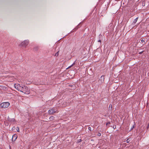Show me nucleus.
Returning a JSON list of instances; mask_svg holds the SVG:
<instances>
[{
    "instance_id": "1",
    "label": "nucleus",
    "mask_w": 149,
    "mask_h": 149,
    "mask_svg": "<svg viewBox=\"0 0 149 149\" xmlns=\"http://www.w3.org/2000/svg\"><path fill=\"white\" fill-rule=\"evenodd\" d=\"M14 86L17 90L25 94H29L30 93V92L29 89L26 86L17 84H15Z\"/></svg>"
},
{
    "instance_id": "2",
    "label": "nucleus",
    "mask_w": 149,
    "mask_h": 149,
    "mask_svg": "<svg viewBox=\"0 0 149 149\" xmlns=\"http://www.w3.org/2000/svg\"><path fill=\"white\" fill-rule=\"evenodd\" d=\"M10 104L8 102H4L1 104V107L3 108H7L8 107Z\"/></svg>"
},
{
    "instance_id": "3",
    "label": "nucleus",
    "mask_w": 149,
    "mask_h": 149,
    "mask_svg": "<svg viewBox=\"0 0 149 149\" xmlns=\"http://www.w3.org/2000/svg\"><path fill=\"white\" fill-rule=\"evenodd\" d=\"M5 77H6V80L10 81V82H12L14 81L15 79L14 77L12 76H10L8 75L6 76Z\"/></svg>"
},
{
    "instance_id": "4",
    "label": "nucleus",
    "mask_w": 149,
    "mask_h": 149,
    "mask_svg": "<svg viewBox=\"0 0 149 149\" xmlns=\"http://www.w3.org/2000/svg\"><path fill=\"white\" fill-rule=\"evenodd\" d=\"M29 41L28 40H25L22 42L20 44V45L21 46L26 47L28 44Z\"/></svg>"
},
{
    "instance_id": "5",
    "label": "nucleus",
    "mask_w": 149,
    "mask_h": 149,
    "mask_svg": "<svg viewBox=\"0 0 149 149\" xmlns=\"http://www.w3.org/2000/svg\"><path fill=\"white\" fill-rule=\"evenodd\" d=\"M49 113V114H52L54 113H57V110H56L53 108H52L48 111Z\"/></svg>"
},
{
    "instance_id": "6",
    "label": "nucleus",
    "mask_w": 149,
    "mask_h": 149,
    "mask_svg": "<svg viewBox=\"0 0 149 149\" xmlns=\"http://www.w3.org/2000/svg\"><path fill=\"white\" fill-rule=\"evenodd\" d=\"M17 134H14L13 135L12 138V141H15L16 140V139H17Z\"/></svg>"
},
{
    "instance_id": "7",
    "label": "nucleus",
    "mask_w": 149,
    "mask_h": 149,
    "mask_svg": "<svg viewBox=\"0 0 149 149\" xmlns=\"http://www.w3.org/2000/svg\"><path fill=\"white\" fill-rule=\"evenodd\" d=\"M104 75L102 76L100 78V80L101 81V82L102 83L104 82Z\"/></svg>"
},
{
    "instance_id": "8",
    "label": "nucleus",
    "mask_w": 149,
    "mask_h": 149,
    "mask_svg": "<svg viewBox=\"0 0 149 149\" xmlns=\"http://www.w3.org/2000/svg\"><path fill=\"white\" fill-rule=\"evenodd\" d=\"M141 43H144L143 45L145 44V40H143V39H142L141 40Z\"/></svg>"
},
{
    "instance_id": "9",
    "label": "nucleus",
    "mask_w": 149,
    "mask_h": 149,
    "mask_svg": "<svg viewBox=\"0 0 149 149\" xmlns=\"http://www.w3.org/2000/svg\"><path fill=\"white\" fill-rule=\"evenodd\" d=\"M7 137V136L6 135H4L3 136V137L2 138V140H4L5 139V138H6Z\"/></svg>"
},
{
    "instance_id": "10",
    "label": "nucleus",
    "mask_w": 149,
    "mask_h": 149,
    "mask_svg": "<svg viewBox=\"0 0 149 149\" xmlns=\"http://www.w3.org/2000/svg\"><path fill=\"white\" fill-rule=\"evenodd\" d=\"M138 19V17H137L134 20V23H135L137 21V19Z\"/></svg>"
},
{
    "instance_id": "11",
    "label": "nucleus",
    "mask_w": 149,
    "mask_h": 149,
    "mask_svg": "<svg viewBox=\"0 0 149 149\" xmlns=\"http://www.w3.org/2000/svg\"><path fill=\"white\" fill-rule=\"evenodd\" d=\"M75 64V62H74V63H73V64H72L70 66H69L68 68H70L71 67H72L73 65Z\"/></svg>"
},
{
    "instance_id": "12",
    "label": "nucleus",
    "mask_w": 149,
    "mask_h": 149,
    "mask_svg": "<svg viewBox=\"0 0 149 149\" xmlns=\"http://www.w3.org/2000/svg\"><path fill=\"white\" fill-rule=\"evenodd\" d=\"M54 118V117L53 116H51L49 118V119L50 120H52Z\"/></svg>"
},
{
    "instance_id": "13",
    "label": "nucleus",
    "mask_w": 149,
    "mask_h": 149,
    "mask_svg": "<svg viewBox=\"0 0 149 149\" xmlns=\"http://www.w3.org/2000/svg\"><path fill=\"white\" fill-rule=\"evenodd\" d=\"M58 52L59 51H58L56 54H55V56H58Z\"/></svg>"
},
{
    "instance_id": "14",
    "label": "nucleus",
    "mask_w": 149,
    "mask_h": 149,
    "mask_svg": "<svg viewBox=\"0 0 149 149\" xmlns=\"http://www.w3.org/2000/svg\"><path fill=\"white\" fill-rule=\"evenodd\" d=\"M110 123V122H108L106 123V125L107 126V125L109 124Z\"/></svg>"
},
{
    "instance_id": "15",
    "label": "nucleus",
    "mask_w": 149,
    "mask_h": 149,
    "mask_svg": "<svg viewBox=\"0 0 149 149\" xmlns=\"http://www.w3.org/2000/svg\"><path fill=\"white\" fill-rule=\"evenodd\" d=\"M130 141L129 140V139H128L126 140V142L127 143H129V142Z\"/></svg>"
},
{
    "instance_id": "16",
    "label": "nucleus",
    "mask_w": 149,
    "mask_h": 149,
    "mask_svg": "<svg viewBox=\"0 0 149 149\" xmlns=\"http://www.w3.org/2000/svg\"><path fill=\"white\" fill-rule=\"evenodd\" d=\"M17 130L18 132H19V128L18 127H17Z\"/></svg>"
},
{
    "instance_id": "17",
    "label": "nucleus",
    "mask_w": 149,
    "mask_h": 149,
    "mask_svg": "<svg viewBox=\"0 0 149 149\" xmlns=\"http://www.w3.org/2000/svg\"><path fill=\"white\" fill-rule=\"evenodd\" d=\"M101 135V133H98V134H97V135L99 136H100Z\"/></svg>"
},
{
    "instance_id": "18",
    "label": "nucleus",
    "mask_w": 149,
    "mask_h": 149,
    "mask_svg": "<svg viewBox=\"0 0 149 149\" xmlns=\"http://www.w3.org/2000/svg\"><path fill=\"white\" fill-rule=\"evenodd\" d=\"M110 107H111V108L112 107V105L111 104L109 105V108H110Z\"/></svg>"
},
{
    "instance_id": "19",
    "label": "nucleus",
    "mask_w": 149,
    "mask_h": 149,
    "mask_svg": "<svg viewBox=\"0 0 149 149\" xmlns=\"http://www.w3.org/2000/svg\"><path fill=\"white\" fill-rule=\"evenodd\" d=\"M147 129H148L149 128V123L148 124V126H147Z\"/></svg>"
},
{
    "instance_id": "20",
    "label": "nucleus",
    "mask_w": 149,
    "mask_h": 149,
    "mask_svg": "<svg viewBox=\"0 0 149 149\" xmlns=\"http://www.w3.org/2000/svg\"><path fill=\"white\" fill-rule=\"evenodd\" d=\"M113 128L114 129H115L116 128V126L115 125H113Z\"/></svg>"
},
{
    "instance_id": "21",
    "label": "nucleus",
    "mask_w": 149,
    "mask_h": 149,
    "mask_svg": "<svg viewBox=\"0 0 149 149\" xmlns=\"http://www.w3.org/2000/svg\"><path fill=\"white\" fill-rule=\"evenodd\" d=\"M143 51H142L141 52H140L139 53V54H142L143 53Z\"/></svg>"
},
{
    "instance_id": "22",
    "label": "nucleus",
    "mask_w": 149,
    "mask_h": 149,
    "mask_svg": "<svg viewBox=\"0 0 149 149\" xmlns=\"http://www.w3.org/2000/svg\"><path fill=\"white\" fill-rule=\"evenodd\" d=\"M3 88V86H1V88Z\"/></svg>"
},
{
    "instance_id": "23",
    "label": "nucleus",
    "mask_w": 149,
    "mask_h": 149,
    "mask_svg": "<svg viewBox=\"0 0 149 149\" xmlns=\"http://www.w3.org/2000/svg\"><path fill=\"white\" fill-rule=\"evenodd\" d=\"M98 42H101V41L100 40H98Z\"/></svg>"
},
{
    "instance_id": "24",
    "label": "nucleus",
    "mask_w": 149,
    "mask_h": 149,
    "mask_svg": "<svg viewBox=\"0 0 149 149\" xmlns=\"http://www.w3.org/2000/svg\"><path fill=\"white\" fill-rule=\"evenodd\" d=\"M88 129H89V130H90V129H91V128L90 127H89L88 128Z\"/></svg>"
},
{
    "instance_id": "25",
    "label": "nucleus",
    "mask_w": 149,
    "mask_h": 149,
    "mask_svg": "<svg viewBox=\"0 0 149 149\" xmlns=\"http://www.w3.org/2000/svg\"><path fill=\"white\" fill-rule=\"evenodd\" d=\"M13 120H14V119H13Z\"/></svg>"
}]
</instances>
